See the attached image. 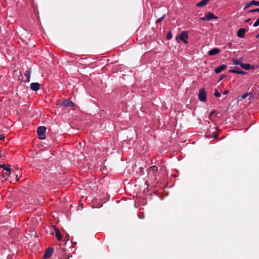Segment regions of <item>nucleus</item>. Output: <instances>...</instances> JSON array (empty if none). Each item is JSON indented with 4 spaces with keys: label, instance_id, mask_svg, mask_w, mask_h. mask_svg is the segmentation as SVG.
I'll list each match as a JSON object with an SVG mask.
<instances>
[{
    "label": "nucleus",
    "instance_id": "f257e3e1",
    "mask_svg": "<svg viewBox=\"0 0 259 259\" xmlns=\"http://www.w3.org/2000/svg\"><path fill=\"white\" fill-rule=\"evenodd\" d=\"M58 105L63 106L65 107H71L74 108L75 106V104L70 99H63L58 101L57 103Z\"/></svg>",
    "mask_w": 259,
    "mask_h": 259
},
{
    "label": "nucleus",
    "instance_id": "f03ea898",
    "mask_svg": "<svg viewBox=\"0 0 259 259\" xmlns=\"http://www.w3.org/2000/svg\"><path fill=\"white\" fill-rule=\"evenodd\" d=\"M46 128L45 126H41L37 128V133L39 139L43 140L46 138Z\"/></svg>",
    "mask_w": 259,
    "mask_h": 259
},
{
    "label": "nucleus",
    "instance_id": "7ed1b4c3",
    "mask_svg": "<svg viewBox=\"0 0 259 259\" xmlns=\"http://www.w3.org/2000/svg\"><path fill=\"white\" fill-rule=\"evenodd\" d=\"M218 17L213 14L208 12L205 14V16L200 18V20L202 21H210L212 19H217Z\"/></svg>",
    "mask_w": 259,
    "mask_h": 259
},
{
    "label": "nucleus",
    "instance_id": "20e7f679",
    "mask_svg": "<svg viewBox=\"0 0 259 259\" xmlns=\"http://www.w3.org/2000/svg\"><path fill=\"white\" fill-rule=\"evenodd\" d=\"M188 38V33L186 31H183L179 36L176 37V39L178 41V39H180L183 41L185 44L188 43L187 39Z\"/></svg>",
    "mask_w": 259,
    "mask_h": 259
},
{
    "label": "nucleus",
    "instance_id": "39448f33",
    "mask_svg": "<svg viewBox=\"0 0 259 259\" xmlns=\"http://www.w3.org/2000/svg\"><path fill=\"white\" fill-rule=\"evenodd\" d=\"M158 170V167L156 166L153 165L150 166L148 169V174L149 175L152 176L154 180L156 179V176Z\"/></svg>",
    "mask_w": 259,
    "mask_h": 259
},
{
    "label": "nucleus",
    "instance_id": "423d86ee",
    "mask_svg": "<svg viewBox=\"0 0 259 259\" xmlns=\"http://www.w3.org/2000/svg\"><path fill=\"white\" fill-rule=\"evenodd\" d=\"M198 98L200 101L205 102L206 101V93L204 89H201L198 94Z\"/></svg>",
    "mask_w": 259,
    "mask_h": 259
},
{
    "label": "nucleus",
    "instance_id": "0eeeda50",
    "mask_svg": "<svg viewBox=\"0 0 259 259\" xmlns=\"http://www.w3.org/2000/svg\"><path fill=\"white\" fill-rule=\"evenodd\" d=\"M53 251H54L53 248H51V247L48 248L46 249V250L43 255L44 258L46 259V258H50L51 256V255L53 252Z\"/></svg>",
    "mask_w": 259,
    "mask_h": 259
},
{
    "label": "nucleus",
    "instance_id": "6e6552de",
    "mask_svg": "<svg viewBox=\"0 0 259 259\" xmlns=\"http://www.w3.org/2000/svg\"><path fill=\"white\" fill-rule=\"evenodd\" d=\"M30 89L34 91H37L40 89V84L38 82H33L30 84Z\"/></svg>",
    "mask_w": 259,
    "mask_h": 259
},
{
    "label": "nucleus",
    "instance_id": "1a4fd4ad",
    "mask_svg": "<svg viewBox=\"0 0 259 259\" xmlns=\"http://www.w3.org/2000/svg\"><path fill=\"white\" fill-rule=\"evenodd\" d=\"M247 31L245 28L239 29L237 33V36L240 38H242L245 36V33Z\"/></svg>",
    "mask_w": 259,
    "mask_h": 259
},
{
    "label": "nucleus",
    "instance_id": "9d476101",
    "mask_svg": "<svg viewBox=\"0 0 259 259\" xmlns=\"http://www.w3.org/2000/svg\"><path fill=\"white\" fill-rule=\"evenodd\" d=\"M229 72H231V73L242 74V75L246 74V72L242 71V70H240V69H239L238 68H235L234 69L229 70Z\"/></svg>",
    "mask_w": 259,
    "mask_h": 259
},
{
    "label": "nucleus",
    "instance_id": "9b49d317",
    "mask_svg": "<svg viewBox=\"0 0 259 259\" xmlns=\"http://www.w3.org/2000/svg\"><path fill=\"white\" fill-rule=\"evenodd\" d=\"M227 68V66L225 64H222L219 66L218 67L214 69V72L217 74H219L220 72H221L222 71H223L224 69H225Z\"/></svg>",
    "mask_w": 259,
    "mask_h": 259
},
{
    "label": "nucleus",
    "instance_id": "f8f14e48",
    "mask_svg": "<svg viewBox=\"0 0 259 259\" xmlns=\"http://www.w3.org/2000/svg\"><path fill=\"white\" fill-rule=\"evenodd\" d=\"M220 52V50L219 48H213L209 51L208 54L209 56H214Z\"/></svg>",
    "mask_w": 259,
    "mask_h": 259
},
{
    "label": "nucleus",
    "instance_id": "ddd939ff",
    "mask_svg": "<svg viewBox=\"0 0 259 259\" xmlns=\"http://www.w3.org/2000/svg\"><path fill=\"white\" fill-rule=\"evenodd\" d=\"M53 227H54V230L55 231L56 236L57 238V239L59 241L61 240L62 239V235H61L60 231L55 226H54Z\"/></svg>",
    "mask_w": 259,
    "mask_h": 259
},
{
    "label": "nucleus",
    "instance_id": "4468645a",
    "mask_svg": "<svg viewBox=\"0 0 259 259\" xmlns=\"http://www.w3.org/2000/svg\"><path fill=\"white\" fill-rule=\"evenodd\" d=\"M210 0H203L197 3L196 4V7L199 8L203 7L205 6L207 4L208 2Z\"/></svg>",
    "mask_w": 259,
    "mask_h": 259
},
{
    "label": "nucleus",
    "instance_id": "2eb2a0df",
    "mask_svg": "<svg viewBox=\"0 0 259 259\" xmlns=\"http://www.w3.org/2000/svg\"><path fill=\"white\" fill-rule=\"evenodd\" d=\"M30 72H31V68L25 71L24 73V75L26 77V81L30 82Z\"/></svg>",
    "mask_w": 259,
    "mask_h": 259
},
{
    "label": "nucleus",
    "instance_id": "dca6fc26",
    "mask_svg": "<svg viewBox=\"0 0 259 259\" xmlns=\"http://www.w3.org/2000/svg\"><path fill=\"white\" fill-rule=\"evenodd\" d=\"M3 168L4 170L7 171H11L12 169L11 168V165L10 164H1V169Z\"/></svg>",
    "mask_w": 259,
    "mask_h": 259
},
{
    "label": "nucleus",
    "instance_id": "f3484780",
    "mask_svg": "<svg viewBox=\"0 0 259 259\" xmlns=\"http://www.w3.org/2000/svg\"><path fill=\"white\" fill-rule=\"evenodd\" d=\"M241 67L245 70H249L250 69V64L242 63Z\"/></svg>",
    "mask_w": 259,
    "mask_h": 259
},
{
    "label": "nucleus",
    "instance_id": "a211bd4d",
    "mask_svg": "<svg viewBox=\"0 0 259 259\" xmlns=\"http://www.w3.org/2000/svg\"><path fill=\"white\" fill-rule=\"evenodd\" d=\"M11 171H6V172H2V177L3 178H7L8 177H9L10 174H11Z\"/></svg>",
    "mask_w": 259,
    "mask_h": 259
},
{
    "label": "nucleus",
    "instance_id": "6ab92c4d",
    "mask_svg": "<svg viewBox=\"0 0 259 259\" xmlns=\"http://www.w3.org/2000/svg\"><path fill=\"white\" fill-rule=\"evenodd\" d=\"M165 16V15H163L162 17H161L160 18H159V19H158L156 20V23H157V24L161 22L162 21H163Z\"/></svg>",
    "mask_w": 259,
    "mask_h": 259
},
{
    "label": "nucleus",
    "instance_id": "aec40b11",
    "mask_svg": "<svg viewBox=\"0 0 259 259\" xmlns=\"http://www.w3.org/2000/svg\"><path fill=\"white\" fill-rule=\"evenodd\" d=\"M233 63L235 65H239L241 66V65L242 63H241L240 60H233Z\"/></svg>",
    "mask_w": 259,
    "mask_h": 259
},
{
    "label": "nucleus",
    "instance_id": "412c9836",
    "mask_svg": "<svg viewBox=\"0 0 259 259\" xmlns=\"http://www.w3.org/2000/svg\"><path fill=\"white\" fill-rule=\"evenodd\" d=\"M250 4H251L252 5L259 6V1H255L254 0H253L250 2Z\"/></svg>",
    "mask_w": 259,
    "mask_h": 259
},
{
    "label": "nucleus",
    "instance_id": "4be33fe9",
    "mask_svg": "<svg viewBox=\"0 0 259 259\" xmlns=\"http://www.w3.org/2000/svg\"><path fill=\"white\" fill-rule=\"evenodd\" d=\"M172 37V35L171 31L168 32L166 35V38L167 39L169 40V39H171Z\"/></svg>",
    "mask_w": 259,
    "mask_h": 259
},
{
    "label": "nucleus",
    "instance_id": "5701e85b",
    "mask_svg": "<svg viewBox=\"0 0 259 259\" xmlns=\"http://www.w3.org/2000/svg\"><path fill=\"white\" fill-rule=\"evenodd\" d=\"M214 95L215 97L219 98L221 97V94L218 92L217 90H215L214 91Z\"/></svg>",
    "mask_w": 259,
    "mask_h": 259
},
{
    "label": "nucleus",
    "instance_id": "b1692460",
    "mask_svg": "<svg viewBox=\"0 0 259 259\" xmlns=\"http://www.w3.org/2000/svg\"><path fill=\"white\" fill-rule=\"evenodd\" d=\"M259 25V18L257 19V20L254 23L253 26L257 27Z\"/></svg>",
    "mask_w": 259,
    "mask_h": 259
},
{
    "label": "nucleus",
    "instance_id": "393cba45",
    "mask_svg": "<svg viewBox=\"0 0 259 259\" xmlns=\"http://www.w3.org/2000/svg\"><path fill=\"white\" fill-rule=\"evenodd\" d=\"M249 13L259 12V8L251 10L248 11Z\"/></svg>",
    "mask_w": 259,
    "mask_h": 259
},
{
    "label": "nucleus",
    "instance_id": "a878e982",
    "mask_svg": "<svg viewBox=\"0 0 259 259\" xmlns=\"http://www.w3.org/2000/svg\"><path fill=\"white\" fill-rule=\"evenodd\" d=\"M252 5L250 4V2L249 3H248L244 7V9L245 10V9H248V8H249Z\"/></svg>",
    "mask_w": 259,
    "mask_h": 259
},
{
    "label": "nucleus",
    "instance_id": "bb28decb",
    "mask_svg": "<svg viewBox=\"0 0 259 259\" xmlns=\"http://www.w3.org/2000/svg\"><path fill=\"white\" fill-rule=\"evenodd\" d=\"M248 95H249V94H248L246 93V94H244V95H243L242 96V97H241V99H245V98H246Z\"/></svg>",
    "mask_w": 259,
    "mask_h": 259
},
{
    "label": "nucleus",
    "instance_id": "cd10ccee",
    "mask_svg": "<svg viewBox=\"0 0 259 259\" xmlns=\"http://www.w3.org/2000/svg\"><path fill=\"white\" fill-rule=\"evenodd\" d=\"M227 76L226 75H221L220 77L219 81L223 79L224 77H226Z\"/></svg>",
    "mask_w": 259,
    "mask_h": 259
},
{
    "label": "nucleus",
    "instance_id": "c85d7f7f",
    "mask_svg": "<svg viewBox=\"0 0 259 259\" xmlns=\"http://www.w3.org/2000/svg\"><path fill=\"white\" fill-rule=\"evenodd\" d=\"M5 138V136L3 135H0V140H3Z\"/></svg>",
    "mask_w": 259,
    "mask_h": 259
},
{
    "label": "nucleus",
    "instance_id": "c756f323",
    "mask_svg": "<svg viewBox=\"0 0 259 259\" xmlns=\"http://www.w3.org/2000/svg\"><path fill=\"white\" fill-rule=\"evenodd\" d=\"M229 93V90H226L225 91H224L223 94H224V95H227Z\"/></svg>",
    "mask_w": 259,
    "mask_h": 259
},
{
    "label": "nucleus",
    "instance_id": "7c9ffc66",
    "mask_svg": "<svg viewBox=\"0 0 259 259\" xmlns=\"http://www.w3.org/2000/svg\"><path fill=\"white\" fill-rule=\"evenodd\" d=\"M251 20V18H249L248 19H246L245 21V23H249Z\"/></svg>",
    "mask_w": 259,
    "mask_h": 259
},
{
    "label": "nucleus",
    "instance_id": "2f4dec72",
    "mask_svg": "<svg viewBox=\"0 0 259 259\" xmlns=\"http://www.w3.org/2000/svg\"><path fill=\"white\" fill-rule=\"evenodd\" d=\"M15 175L16 176V178H17V181H18V174H15Z\"/></svg>",
    "mask_w": 259,
    "mask_h": 259
},
{
    "label": "nucleus",
    "instance_id": "473e14b6",
    "mask_svg": "<svg viewBox=\"0 0 259 259\" xmlns=\"http://www.w3.org/2000/svg\"><path fill=\"white\" fill-rule=\"evenodd\" d=\"M66 238H67V240H68L69 239V235H67L66 236Z\"/></svg>",
    "mask_w": 259,
    "mask_h": 259
},
{
    "label": "nucleus",
    "instance_id": "72a5a7b5",
    "mask_svg": "<svg viewBox=\"0 0 259 259\" xmlns=\"http://www.w3.org/2000/svg\"><path fill=\"white\" fill-rule=\"evenodd\" d=\"M215 112V111H212L210 113V115H212V114H214V113Z\"/></svg>",
    "mask_w": 259,
    "mask_h": 259
},
{
    "label": "nucleus",
    "instance_id": "f704fd0d",
    "mask_svg": "<svg viewBox=\"0 0 259 259\" xmlns=\"http://www.w3.org/2000/svg\"><path fill=\"white\" fill-rule=\"evenodd\" d=\"M256 38H259V34H257V35H256Z\"/></svg>",
    "mask_w": 259,
    "mask_h": 259
}]
</instances>
